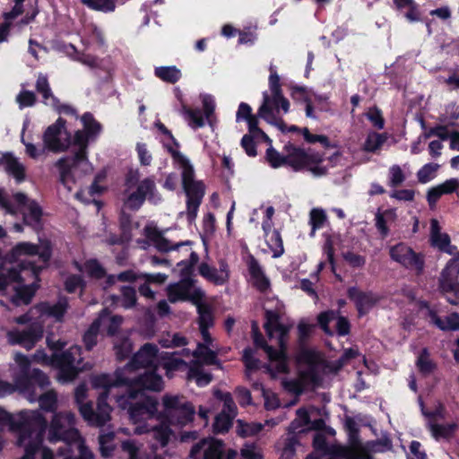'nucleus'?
I'll return each mask as SVG.
<instances>
[{
	"instance_id": "obj_11",
	"label": "nucleus",
	"mask_w": 459,
	"mask_h": 459,
	"mask_svg": "<svg viewBox=\"0 0 459 459\" xmlns=\"http://www.w3.org/2000/svg\"><path fill=\"white\" fill-rule=\"evenodd\" d=\"M290 101L282 93L275 95L264 91L263 93V103L258 108L257 116L284 131L285 124L281 117L290 111Z\"/></svg>"
},
{
	"instance_id": "obj_42",
	"label": "nucleus",
	"mask_w": 459,
	"mask_h": 459,
	"mask_svg": "<svg viewBox=\"0 0 459 459\" xmlns=\"http://www.w3.org/2000/svg\"><path fill=\"white\" fill-rule=\"evenodd\" d=\"M386 139L387 137L384 134L370 132L367 135L363 144V150L369 152H375L381 148Z\"/></svg>"
},
{
	"instance_id": "obj_35",
	"label": "nucleus",
	"mask_w": 459,
	"mask_h": 459,
	"mask_svg": "<svg viewBox=\"0 0 459 459\" xmlns=\"http://www.w3.org/2000/svg\"><path fill=\"white\" fill-rule=\"evenodd\" d=\"M5 171L13 176L18 183L25 178V167L19 160L13 155H6L4 159Z\"/></svg>"
},
{
	"instance_id": "obj_44",
	"label": "nucleus",
	"mask_w": 459,
	"mask_h": 459,
	"mask_svg": "<svg viewBox=\"0 0 459 459\" xmlns=\"http://www.w3.org/2000/svg\"><path fill=\"white\" fill-rule=\"evenodd\" d=\"M395 218V212L393 210H386L384 212H377L375 216L376 227L381 236L385 238L389 233V229L386 226L387 220Z\"/></svg>"
},
{
	"instance_id": "obj_63",
	"label": "nucleus",
	"mask_w": 459,
	"mask_h": 459,
	"mask_svg": "<svg viewBox=\"0 0 459 459\" xmlns=\"http://www.w3.org/2000/svg\"><path fill=\"white\" fill-rule=\"evenodd\" d=\"M366 117L373 124L375 127L377 129H382L384 127L385 122L384 118L382 117V113L378 108H370L367 114Z\"/></svg>"
},
{
	"instance_id": "obj_18",
	"label": "nucleus",
	"mask_w": 459,
	"mask_h": 459,
	"mask_svg": "<svg viewBox=\"0 0 459 459\" xmlns=\"http://www.w3.org/2000/svg\"><path fill=\"white\" fill-rule=\"evenodd\" d=\"M18 389L30 402H39V407L46 411L56 412L57 409V394L54 390H48L43 394L36 391V385L28 386L22 381L18 382Z\"/></svg>"
},
{
	"instance_id": "obj_34",
	"label": "nucleus",
	"mask_w": 459,
	"mask_h": 459,
	"mask_svg": "<svg viewBox=\"0 0 459 459\" xmlns=\"http://www.w3.org/2000/svg\"><path fill=\"white\" fill-rule=\"evenodd\" d=\"M91 385L94 388H101L103 392L101 394H107V397L110 392V389L118 385H126L125 383H121L117 377V370L115 373V379L109 375L102 374L94 376L91 377Z\"/></svg>"
},
{
	"instance_id": "obj_53",
	"label": "nucleus",
	"mask_w": 459,
	"mask_h": 459,
	"mask_svg": "<svg viewBox=\"0 0 459 459\" xmlns=\"http://www.w3.org/2000/svg\"><path fill=\"white\" fill-rule=\"evenodd\" d=\"M233 419V417L226 414V412H221L215 418L213 424L214 431L217 433L227 431L231 426Z\"/></svg>"
},
{
	"instance_id": "obj_46",
	"label": "nucleus",
	"mask_w": 459,
	"mask_h": 459,
	"mask_svg": "<svg viewBox=\"0 0 459 459\" xmlns=\"http://www.w3.org/2000/svg\"><path fill=\"white\" fill-rule=\"evenodd\" d=\"M78 269L87 275L100 279L104 276V269L96 260H89L82 266L77 265Z\"/></svg>"
},
{
	"instance_id": "obj_12",
	"label": "nucleus",
	"mask_w": 459,
	"mask_h": 459,
	"mask_svg": "<svg viewBox=\"0 0 459 459\" xmlns=\"http://www.w3.org/2000/svg\"><path fill=\"white\" fill-rule=\"evenodd\" d=\"M82 349L80 346H71L65 351L54 354L55 365L59 368L58 380L65 383L73 381L78 373L84 368L82 365Z\"/></svg>"
},
{
	"instance_id": "obj_41",
	"label": "nucleus",
	"mask_w": 459,
	"mask_h": 459,
	"mask_svg": "<svg viewBox=\"0 0 459 459\" xmlns=\"http://www.w3.org/2000/svg\"><path fill=\"white\" fill-rule=\"evenodd\" d=\"M265 242L267 243L270 250L273 252V257H280L283 252V243L279 231L273 230L272 233H267L264 236Z\"/></svg>"
},
{
	"instance_id": "obj_54",
	"label": "nucleus",
	"mask_w": 459,
	"mask_h": 459,
	"mask_svg": "<svg viewBox=\"0 0 459 459\" xmlns=\"http://www.w3.org/2000/svg\"><path fill=\"white\" fill-rule=\"evenodd\" d=\"M39 448H41V459H86V458L81 457L80 455H79L78 458H74V457L66 455V450H67V448H69V446L60 447L58 449V453L56 455H55L54 453L52 452V450H50L48 447L41 446Z\"/></svg>"
},
{
	"instance_id": "obj_56",
	"label": "nucleus",
	"mask_w": 459,
	"mask_h": 459,
	"mask_svg": "<svg viewBox=\"0 0 459 459\" xmlns=\"http://www.w3.org/2000/svg\"><path fill=\"white\" fill-rule=\"evenodd\" d=\"M417 366L419 369L423 373H430L435 365L429 359V354L427 349H423L417 359Z\"/></svg>"
},
{
	"instance_id": "obj_60",
	"label": "nucleus",
	"mask_w": 459,
	"mask_h": 459,
	"mask_svg": "<svg viewBox=\"0 0 459 459\" xmlns=\"http://www.w3.org/2000/svg\"><path fill=\"white\" fill-rule=\"evenodd\" d=\"M405 179L403 172L400 166L393 165L389 169V184L392 186L401 185Z\"/></svg>"
},
{
	"instance_id": "obj_10",
	"label": "nucleus",
	"mask_w": 459,
	"mask_h": 459,
	"mask_svg": "<svg viewBox=\"0 0 459 459\" xmlns=\"http://www.w3.org/2000/svg\"><path fill=\"white\" fill-rule=\"evenodd\" d=\"M160 354L158 353V348L155 344L145 343L133 357L132 360L123 368L117 369V377L119 382L131 384L135 377L127 376L134 374L136 368H152L157 369L160 366Z\"/></svg>"
},
{
	"instance_id": "obj_23",
	"label": "nucleus",
	"mask_w": 459,
	"mask_h": 459,
	"mask_svg": "<svg viewBox=\"0 0 459 459\" xmlns=\"http://www.w3.org/2000/svg\"><path fill=\"white\" fill-rule=\"evenodd\" d=\"M459 261L451 259L442 270L439 278V288L444 293H459Z\"/></svg>"
},
{
	"instance_id": "obj_55",
	"label": "nucleus",
	"mask_w": 459,
	"mask_h": 459,
	"mask_svg": "<svg viewBox=\"0 0 459 459\" xmlns=\"http://www.w3.org/2000/svg\"><path fill=\"white\" fill-rule=\"evenodd\" d=\"M114 349L118 359H126L132 351V343L128 339L117 340Z\"/></svg>"
},
{
	"instance_id": "obj_26",
	"label": "nucleus",
	"mask_w": 459,
	"mask_h": 459,
	"mask_svg": "<svg viewBox=\"0 0 459 459\" xmlns=\"http://www.w3.org/2000/svg\"><path fill=\"white\" fill-rule=\"evenodd\" d=\"M198 271L202 277L215 285H223L230 278L228 264L223 260L220 261L219 269L209 265L207 263H202Z\"/></svg>"
},
{
	"instance_id": "obj_32",
	"label": "nucleus",
	"mask_w": 459,
	"mask_h": 459,
	"mask_svg": "<svg viewBox=\"0 0 459 459\" xmlns=\"http://www.w3.org/2000/svg\"><path fill=\"white\" fill-rule=\"evenodd\" d=\"M429 316L431 323L442 331L459 330V315L457 313H453L445 318H441L436 312L430 310Z\"/></svg>"
},
{
	"instance_id": "obj_40",
	"label": "nucleus",
	"mask_w": 459,
	"mask_h": 459,
	"mask_svg": "<svg viewBox=\"0 0 459 459\" xmlns=\"http://www.w3.org/2000/svg\"><path fill=\"white\" fill-rule=\"evenodd\" d=\"M155 75L169 83H175L182 76L181 71L175 65L172 66H160L155 68Z\"/></svg>"
},
{
	"instance_id": "obj_61",
	"label": "nucleus",
	"mask_w": 459,
	"mask_h": 459,
	"mask_svg": "<svg viewBox=\"0 0 459 459\" xmlns=\"http://www.w3.org/2000/svg\"><path fill=\"white\" fill-rule=\"evenodd\" d=\"M35 100L36 96L34 92L30 91H22L16 97V101L21 108L33 106Z\"/></svg>"
},
{
	"instance_id": "obj_9",
	"label": "nucleus",
	"mask_w": 459,
	"mask_h": 459,
	"mask_svg": "<svg viewBox=\"0 0 459 459\" xmlns=\"http://www.w3.org/2000/svg\"><path fill=\"white\" fill-rule=\"evenodd\" d=\"M86 396V385L84 384L79 385L75 388L74 398L82 417L91 426H105L111 419L110 413L112 411V408L107 403V394H100L99 395L96 411L93 410L91 402H84Z\"/></svg>"
},
{
	"instance_id": "obj_7",
	"label": "nucleus",
	"mask_w": 459,
	"mask_h": 459,
	"mask_svg": "<svg viewBox=\"0 0 459 459\" xmlns=\"http://www.w3.org/2000/svg\"><path fill=\"white\" fill-rule=\"evenodd\" d=\"M167 150L171 153L181 169L182 185L186 195L187 217L191 221L197 213V210L204 195V186L202 181L195 179V171L189 160L174 149L170 144L166 143Z\"/></svg>"
},
{
	"instance_id": "obj_28",
	"label": "nucleus",
	"mask_w": 459,
	"mask_h": 459,
	"mask_svg": "<svg viewBox=\"0 0 459 459\" xmlns=\"http://www.w3.org/2000/svg\"><path fill=\"white\" fill-rule=\"evenodd\" d=\"M348 297L355 303L360 316L368 313L378 300V297L373 292H364L356 287L348 290Z\"/></svg>"
},
{
	"instance_id": "obj_43",
	"label": "nucleus",
	"mask_w": 459,
	"mask_h": 459,
	"mask_svg": "<svg viewBox=\"0 0 459 459\" xmlns=\"http://www.w3.org/2000/svg\"><path fill=\"white\" fill-rule=\"evenodd\" d=\"M187 377L188 379H195L199 386L207 385L212 379V374L204 372L196 363L190 367Z\"/></svg>"
},
{
	"instance_id": "obj_58",
	"label": "nucleus",
	"mask_w": 459,
	"mask_h": 459,
	"mask_svg": "<svg viewBox=\"0 0 459 459\" xmlns=\"http://www.w3.org/2000/svg\"><path fill=\"white\" fill-rule=\"evenodd\" d=\"M240 459H262L261 450L254 444H246L240 450Z\"/></svg>"
},
{
	"instance_id": "obj_47",
	"label": "nucleus",
	"mask_w": 459,
	"mask_h": 459,
	"mask_svg": "<svg viewBox=\"0 0 459 459\" xmlns=\"http://www.w3.org/2000/svg\"><path fill=\"white\" fill-rule=\"evenodd\" d=\"M81 2L92 10L104 13L112 12L116 7L114 0H81Z\"/></svg>"
},
{
	"instance_id": "obj_5",
	"label": "nucleus",
	"mask_w": 459,
	"mask_h": 459,
	"mask_svg": "<svg viewBox=\"0 0 459 459\" xmlns=\"http://www.w3.org/2000/svg\"><path fill=\"white\" fill-rule=\"evenodd\" d=\"M264 328L269 338L272 340L276 337L279 350L273 349L272 346L267 345L262 334L258 332L256 324L252 325V333L254 342L256 346L261 347L266 352L270 364L268 369L273 375L286 373L288 370L287 359L284 352L285 344L290 331V326L283 325L280 322L278 315L271 310L266 311V323Z\"/></svg>"
},
{
	"instance_id": "obj_16",
	"label": "nucleus",
	"mask_w": 459,
	"mask_h": 459,
	"mask_svg": "<svg viewBox=\"0 0 459 459\" xmlns=\"http://www.w3.org/2000/svg\"><path fill=\"white\" fill-rule=\"evenodd\" d=\"M13 199L16 203V206L14 205L16 213L22 214L23 222L35 230L39 228L42 211L39 204L22 193L14 194Z\"/></svg>"
},
{
	"instance_id": "obj_2",
	"label": "nucleus",
	"mask_w": 459,
	"mask_h": 459,
	"mask_svg": "<svg viewBox=\"0 0 459 459\" xmlns=\"http://www.w3.org/2000/svg\"><path fill=\"white\" fill-rule=\"evenodd\" d=\"M67 308V299L60 298L55 304L40 303L29 312L13 318V321L19 325L6 330L8 343L31 350L43 337L44 318L52 317L56 322H62Z\"/></svg>"
},
{
	"instance_id": "obj_14",
	"label": "nucleus",
	"mask_w": 459,
	"mask_h": 459,
	"mask_svg": "<svg viewBox=\"0 0 459 459\" xmlns=\"http://www.w3.org/2000/svg\"><path fill=\"white\" fill-rule=\"evenodd\" d=\"M389 255L394 262L420 274L424 270V259L421 254L415 253L404 243H398L389 248Z\"/></svg>"
},
{
	"instance_id": "obj_37",
	"label": "nucleus",
	"mask_w": 459,
	"mask_h": 459,
	"mask_svg": "<svg viewBox=\"0 0 459 459\" xmlns=\"http://www.w3.org/2000/svg\"><path fill=\"white\" fill-rule=\"evenodd\" d=\"M112 304L124 308H131L136 303V294L134 289L129 286L121 287V297L112 295Z\"/></svg>"
},
{
	"instance_id": "obj_36",
	"label": "nucleus",
	"mask_w": 459,
	"mask_h": 459,
	"mask_svg": "<svg viewBox=\"0 0 459 459\" xmlns=\"http://www.w3.org/2000/svg\"><path fill=\"white\" fill-rule=\"evenodd\" d=\"M121 448L125 452L128 459H162L160 456L156 455H144L142 453V445L138 444L134 440H126L121 443Z\"/></svg>"
},
{
	"instance_id": "obj_57",
	"label": "nucleus",
	"mask_w": 459,
	"mask_h": 459,
	"mask_svg": "<svg viewBox=\"0 0 459 459\" xmlns=\"http://www.w3.org/2000/svg\"><path fill=\"white\" fill-rule=\"evenodd\" d=\"M292 97L297 98L299 97H304V101L306 102V116L307 117L316 119V116L314 115L313 107L311 104L310 100L305 96L306 95V90L303 87L295 86L292 88Z\"/></svg>"
},
{
	"instance_id": "obj_51",
	"label": "nucleus",
	"mask_w": 459,
	"mask_h": 459,
	"mask_svg": "<svg viewBox=\"0 0 459 459\" xmlns=\"http://www.w3.org/2000/svg\"><path fill=\"white\" fill-rule=\"evenodd\" d=\"M326 221V214L323 209L314 208L310 212L309 222L312 226L311 235L315 234L316 230L323 228Z\"/></svg>"
},
{
	"instance_id": "obj_48",
	"label": "nucleus",
	"mask_w": 459,
	"mask_h": 459,
	"mask_svg": "<svg viewBox=\"0 0 459 459\" xmlns=\"http://www.w3.org/2000/svg\"><path fill=\"white\" fill-rule=\"evenodd\" d=\"M429 428L432 433V436L435 438H439V437H447L450 435H452L454 433V431L456 429L457 425L455 423H451V424H446V425L430 423Z\"/></svg>"
},
{
	"instance_id": "obj_15",
	"label": "nucleus",
	"mask_w": 459,
	"mask_h": 459,
	"mask_svg": "<svg viewBox=\"0 0 459 459\" xmlns=\"http://www.w3.org/2000/svg\"><path fill=\"white\" fill-rule=\"evenodd\" d=\"M201 98L205 118L203 117L201 110L192 109L182 102L181 114L185 117L188 126L193 129L204 126L205 119L212 127L213 126L212 115L215 108L214 100L210 95H203Z\"/></svg>"
},
{
	"instance_id": "obj_50",
	"label": "nucleus",
	"mask_w": 459,
	"mask_h": 459,
	"mask_svg": "<svg viewBox=\"0 0 459 459\" xmlns=\"http://www.w3.org/2000/svg\"><path fill=\"white\" fill-rule=\"evenodd\" d=\"M269 143H272V142ZM265 159L273 169L280 168L286 164V155H281L272 146V144H270L266 150Z\"/></svg>"
},
{
	"instance_id": "obj_52",
	"label": "nucleus",
	"mask_w": 459,
	"mask_h": 459,
	"mask_svg": "<svg viewBox=\"0 0 459 459\" xmlns=\"http://www.w3.org/2000/svg\"><path fill=\"white\" fill-rule=\"evenodd\" d=\"M113 439H114L113 432L102 434L99 437L100 450L102 456L108 457L111 455V453L114 448Z\"/></svg>"
},
{
	"instance_id": "obj_25",
	"label": "nucleus",
	"mask_w": 459,
	"mask_h": 459,
	"mask_svg": "<svg viewBox=\"0 0 459 459\" xmlns=\"http://www.w3.org/2000/svg\"><path fill=\"white\" fill-rule=\"evenodd\" d=\"M297 361L300 367L307 368L302 371L309 380L315 382L317 378V370L322 361L321 355L313 350L302 349L297 356Z\"/></svg>"
},
{
	"instance_id": "obj_17",
	"label": "nucleus",
	"mask_w": 459,
	"mask_h": 459,
	"mask_svg": "<svg viewBox=\"0 0 459 459\" xmlns=\"http://www.w3.org/2000/svg\"><path fill=\"white\" fill-rule=\"evenodd\" d=\"M221 353L222 348L215 342L210 333H204L202 335V342L197 344L192 354L203 364L221 367L218 355Z\"/></svg>"
},
{
	"instance_id": "obj_30",
	"label": "nucleus",
	"mask_w": 459,
	"mask_h": 459,
	"mask_svg": "<svg viewBox=\"0 0 459 459\" xmlns=\"http://www.w3.org/2000/svg\"><path fill=\"white\" fill-rule=\"evenodd\" d=\"M324 424L322 419L310 420L308 411L304 408H300L297 411V417L290 423L289 429L293 433H300L309 429H321Z\"/></svg>"
},
{
	"instance_id": "obj_33",
	"label": "nucleus",
	"mask_w": 459,
	"mask_h": 459,
	"mask_svg": "<svg viewBox=\"0 0 459 459\" xmlns=\"http://www.w3.org/2000/svg\"><path fill=\"white\" fill-rule=\"evenodd\" d=\"M194 304L196 306L199 315L198 323L201 335H204V333H210L208 329L213 325V316L211 307L202 300Z\"/></svg>"
},
{
	"instance_id": "obj_19",
	"label": "nucleus",
	"mask_w": 459,
	"mask_h": 459,
	"mask_svg": "<svg viewBox=\"0 0 459 459\" xmlns=\"http://www.w3.org/2000/svg\"><path fill=\"white\" fill-rule=\"evenodd\" d=\"M145 198L152 202L160 200V197L156 195L155 182L152 178L140 182L137 190L130 194L125 201V205L130 209H138L143 204Z\"/></svg>"
},
{
	"instance_id": "obj_13",
	"label": "nucleus",
	"mask_w": 459,
	"mask_h": 459,
	"mask_svg": "<svg viewBox=\"0 0 459 459\" xmlns=\"http://www.w3.org/2000/svg\"><path fill=\"white\" fill-rule=\"evenodd\" d=\"M14 361L21 372V377L15 379L17 387L19 381H22L23 385L28 386L37 385L41 390L49 385L50 381L46 374L37 368L30 369V360L27 356L18 352L14 356Z\"/></svg>"
},
{
	"instance_id": "obj_31",
	"label": "nucleus",
	"mask_w": 459,
	"mask_h": 459,
	"mask_svg": "<svg viewBox=\"0 0 459 459\" xmlns=\"http://www.w3.org/2000/svg\"><path fill=\"white\" fill-rule=\"evenodd\" d=\"M336 320V330L340 335H347L350 333V323L344 316H340L333 310L325 311L318 316V323L322 329L328 334H332L328 324Z\"/></svg>"
},
{
	"instance_id": "obj_29",
	"label": "nucleus",
	"mask_w": 459,
	"mask_h": 459,
	"mask_svg": "<svg viewBox=\"0 0 459 459\" xmlns=\"http://www.w3.org/2000/svg\"><path fill=\"white\" fill-rule=\"evenodd\" d=\"M36 89L37 91L42 95L46 105L51 106L65 113H74V110L71 107L60 106L58 100L53 95L48 78L45 75H39L36 82Z\"/></svg>"
},
{
	"instance_id": "obj_1",
	"label": "nucleus",
	"mask_w": 459,
	"mask_h": 459,
	"mask_svg": "<svg viewBox=\"0 0 459 459\" xmlns=\"http://www.w3.org/2000/svg\"><path fill=\"white\" fill-rule=\"evenodd\" d=\"M82 122L83 129L75 132L73 141L62 118L49 126L43 134L44 148L49 152H62L71 144L77 148L73 157L62 158L56 162L60 181L68 191L73 190L78 179L92 173L93 168L87 159L86 150L88 143L94 140L101 130L100 125L89 113L82 117Z\"/></svg>"
},
{
	"instance_id": "obj_62",
	"label": "nucleus",
	"mask_w": 459,
	"mask_h": 459,
	"mask_svg": "<svg viewBox=\"0 0 459 459\" xmlns=\"http://www.w3.org/2000/svg\"><path fill=\"white\" fill-rule=\"evenodd\" d=\"M270 76H269V88L270 92L272 94L279 95V93H282L281 83H280V76L278 75L274 66L273 65H270Z\"/></svg>"
},
{
	"instance_id": "obj_49",
	"label": "nucleus",
	"mask_w": 459,
	"mask_h": 459,
	"mask_svg": "<svg viewBox=\"0 0 459 459\" xmlns=\"http://www.w3.org/2000/svg\"><path fill=\"white\" fill-rule=\"evenodd\" d=\"M439 169V165L437 163H428L425 164L418 172L417 178L419 182L422 184H426L432 180L437 169Z\"/></svg>"
},
{
	"instance_id": "obj_38",
	"label": "nucleus",
	"mask_w": 459,
	"mask_h": 459,
	"mask_svg": "<svg viewBox=\"0 0 459 459\" xmlns=\"http://www.w3.org/2000/svg\"><path fill=\"white\" fill-rule=\"evenodd\" d=\"M430 239L432 245L437 247L441 250L446 249L450 243L448 235L441 233L439 223L436 219H432L430 221Z\"/></svg>"
},
{
	"instance_id": "obj_59",
	"label": "nucleus",
	"mask_w": 459,
	"mask_h": 459,
	"mask_svg": "<svg viewBox=\"0 0 459 459\" xmlns=\"http://www.w3.org/2000/svg\"><path fill=\"white\" fill-rule=\"evenodd\" d=\"M140 278H141V274L137 275L133 271H126V272L120 273L117 275H110V276H108V283L109 285H111V284L115 283L116 281H123V282H126V281L130 282V281H136L137 279H140Z\"/></svg>"
},
{
	"instance_id": "obj_4",
	"label": "nucleus",
	"mask_w": 459,
	"mask_h": 459,
	"mask_svg": "<svg viewBox=\"0 0 459 459\" xmlns=\"http://www.w3.org/2000/svg\"><path fill=\"white\" fill-rule=\"evenodd\" d=\"M156 247L162 252L171 250L184 249V255L188 259H183L177 264L180 271L182 279L176 283H171L167 287L169 300L172 303L181 300H190L193 304L203 300L204 292L201 288L195 286V281L190 278L193 266L198 262V255L190 248L191 242L185 241L172 244L169 240L159 237L156 239Z\"/></svg>"
},
{
	"instance_id": "obj_6",
	"label": "nucleus",
	"mask_w": 459,
	"mask_h": 459,
	"mask_svg": "<svg viewBox=\"0 0 459 459\" xmlns=\"http://www.w3.org/2000/svg\"><path fill=\"white\" fill-rule=\"evenodd\" d=\"M75 424L76 418L74 412L70 411L55 412L48 427V440L51 443L63 441L65 446H69V453L74 446L81 457L94 459L92 453L85 446L83 438L75 428Z\"/></svg>"
},
{
	"instance_id": "obj_27",
	"label": "nucleus",
	"mask_w": 459,
	"mask_h": 459,
	"mask_svg": "<svg viewBox=\"0 0 459 459\" xmlns=\"http://www.w3.org/2000/svg\"><path fill=\"white\" fill-rule=\"evenodd\" d=\"M156 370L157 369L145 371L141 375H136L135 372L131 375L127 374V376L135 377V380L131 384H126V385H136L146 390L160 392L163 389L164 383L162 377L156 373Z\"/></svg>"
},
{
	"instance_id": "obj_3",
	"label": "nucleus",
	"mask_w": 459,
	"mask_h": 459,
	"mask_svg": "<svg viewBox=\"0 0 459 459\" xmlns=\"http://www.w3.org/2000/svg\"><path fill=\"white\" fill-rule=\"evenodd\" d=\"M163 409L159 414L160 424L155 426L141 425L135 427L134 434L142 435L152 432V437L161 447L169 445L173 431L166 424L185 426L193 420L195 409L185 397L180 395L165 394L162 397Z\"/></svg>"
},
{
	"instance_id": "obj_20",
	"label": "nucleus",
	"mask_w": 459,
	"mask_h": 459,
	"mask_svg": "<svg viewBox=\"0 0 459 459\" xmlns=\"http://www.w3.org/2000/svg\"><path fill=\"white\" fill-rule=\"evenodd\" d=\"M108 321L109 326L108 328V333L110 335H113L117 328L122 323V317L121 316H111L108 317V313L107 309H103L100 315V316L93 321L90 328L87 330V332L83 335V342L85 343V346L88 350L92 349V347L97 342V336L100 330V326L102 323Z\"/></svg>"
},
{
	"instance_id": "obj_21",
	"label": "nucleus",
	"mask_w": 459,
	"mask_h": 459,
	"mask_svg": "<svg viewBox=\"0 0 459 459\" xmlns=\"http://www.w3.org/2000/svg\"><path fill=\"white\" fill-rule=\"evenodd\" d=\"M223 443L214 438H204L193 446L190 451L192 459H222Z\"/></svg>"
},
{
	"instance_id": "obj_24",
	"label": "nucleus",
	"mask_w": 459,
	"mask_h": 459,
	"mask_svg": "<svg viewBox=\"0 0 459 459\" xmlns=\"http://www.w3.org/2000/svg\"><path fill=\"white\" fill-rule=\"evenodd\" d=\"M322 156L315 152H305L299 148H290L286 155V164L293 168L295 170L306 169L312 162H321Z\"/></svg>"
},
{
	"instance_id": "obj_64",
	"label": "nucleus",
	"mask_w": 459,
	"mask_h": 459,
	"mask_svg": "<svg viewBox=\"0 0 459 459\" xmlns=\"http://www.w3.org/2000/svg\"><path fill=\"white\" fill-rule=\"evenodd\" d=\"M136 152L142 165L148 166L151 164L152 157L145 143H138L136 144Z\"/></svg>"
},
{
	"instance_id": "obj_8",
	"label": "nucleus",
	"mask_w": 459,
	"mask_h": 459,
	"mask_svg": "<svg viewBox=\"0 0 459 459\" xmlns=\"http://www.w3.org/2000/svg\"><path fill=\"white\" fill-rule=\"evenodd\" d=\"M117 406L127 410L129 418L134 424H140L143 420L157 419L160 411L158 410L159 403L155 397L146 395L141 390H130L116 397ZM138 427V425L136 426Z\"/></svg>"
},
{
	"instance_id": "obj_22",
	"label": "nucleus",
	"mask_w": 459,
	"mask_h": 459,
	"mask_svg": "<svg viewBox=\"0 0 459 459\" xmlns=\"http://www.w3.org/2000/svg\"><path fill=\"white\" fill-rule=\"evenodd\" d=\"M328 459H370V456L357 435L352 434L350 437L349 446L333 447Z\"/></svg>"
},
{
	"instance_id": "obj_39",
	"label": "nucleus",
	"mask_w": 459,
	"mask_h": 459,
	"mask_svg": "<svg viewBox=\"0 0 459 459\" xmlns=\"http://www.w3.org/2000/svg\"><path fill=\"white\" fill-rule=\"evenodd\" d=\"M160 365L166 370L167 376L171 377L172 371L178 369L181 366L186 365V363L175 354L162 352L160 353Z\"/></svg>"
},
{
	"instance_id": "obj_45",
	"label": "nucleus",
	"mask_w": 459,
	"mask_h": 459,
	"mask_svg": "<svg viewBox=\"0 0 459 459\" xmlns=\"http://www.w3.org/2000/svg\"><path fill=\"white\" fill-rule=\"evenodd\" d=\"M215 396L223 403L221 412H226V414L235 418L237 415V406L231 394L230 393L216 391Z\"/></svg>"
}]
</instances>
